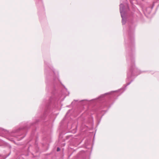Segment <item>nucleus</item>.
Masks as SVG:
<instances>
[{"mask_svg": "<svg viewBox=\"0 0 159 159\" xmlns=\"http://www.w3.org/2000/svg\"><path fill=\"white\" fill-rule=\"evenodd\" d=\"M154 3H152V5L151 6L147 7L146 8V11L148 14H150V13L152 10L154 6Z\"/></svg>", "mask_w": 159, "mask_h": 159, "instance_id": "5", "label": "nucleus"}, {"mask_svg": "<svg viewBox=\"0 0 159 159\" xmlns=\"http://www.w3.org/2000/svg\"><path fill=\"white\" fill-rule=\"evenodd\" d=\"M2 130V129H0V130Z\"/></svg>", "mask_w": 159, "mask_h": 159, "instance_id": "15", "label": "nucleus"}, {"mask_svg": "<svg viewBox=\"0 0 159 159\" xmlns=\"http://www.w3.org/2000/svg\"><path fill=\"white\" fill-rule=\"evenodd\" d=\"M139 14H140V16H141V14L139 13Z\"/></svg>", "mask_w": 159, "mask_h": 159, "instance_id": "14", "label": "nucleus"}, {"mask_svg": "<svg viewBox=\"0 0 159 159\" xmlns=\"http://www.w3.org/2000/svg\"><path fill=\"white\" fill-rule=\"evenodd\" d=\"M72 111V110H71V109L67 111V112L66 113V116H67L69 114L70 112V111Z\"/></svg>", "mask_w": 159, "mask_h": 159, "instance_id": "9", "label": "nucleus"}, {"mask_svg": "<svg viewBox=\"0 0 159 159\" xmlns=\"http://www.w3.org/2000/svg\"><path fill=\"white\" fill-rule=\"evenodd\" d=\"M72 137V135H70L66 136V139H70V138H71Z\"/></svg>", "mask_w": 159, "mask_h": 159, "instance_id": "10", "label": "nucleus"}, {"mask_svg": "<svg viewBox=\"0 0 159 159\" xmlns=\"http://www.w3.org/2000/svg\"><path fill=\"white\" fill-rule=\"evenodd\" d=\"M7 156H7V157H4V159H5V158H6Z\"/></svg>", "mask_w": 159, "mask_h": 159, "instance_id": "12", "label": "nucleus"}, {"mask_svg": "<svg viewBox=\"0 0 159 159\" xmlns=\"http://www.w3.org/2000/svg\"><path fill=\"white\" fill-rule=\"evenodd\" d=\"M107 111V110H106V111H105V112H104V113H105V112Z\"/></svg>", "mask_w": 159, "mask_h": 159, "instance_id": "13", "label": "nucleus"}, {"mask_svg": "<svg viewBox=\"0 0 159 159\" xmlns=\"http://www.w3.org/2000/svg\"><path fill=\"white\" fill-rule=\"evenodd\" d=\"M44 72L46 85V90L47 94L51 95L48 100L44 99L40 107H44L43 115L37 114L33 118L32 122L26 123H39L40 121H52L56 114L54 112L58 109L60 100L63 95L69 94L67 89L61 84L59 79V72L52 64L50 57L44 60Z\"/></svg>", "mask_w": 159, "mask_h": 159, "instance_id": "1", "label": "nucleus"}, {"mask_svg": "<svg viewBox=\"0 0 159 159\" xmlns=\"http://www.w3.org/2000/svg\"><path fill=\"white\" fill-rule=\"evenodd\" d=\"M127 22L128 26L124 27V36L125 45V48L126 56L127 62L129 66V71L127 73V77L126 82H129L126 84H124L121 89L118 90L112 91L110 92L102 94L98 98L89 100L87 99L80 101L74 100L71 103V104L76 105L75 103L79 102L83 105V102H85L96 101L97 102H102V104L101 106L98 114L99 112L102 113L105 110L103 109L105 108L110 107V104L114 99H116V97L120 96L126 89L127 86L129 85L133 81L132 79L134 76H137L142 72L137 68L135 65L134 54L135 48L134 43V33L136 23L135 21H122L123 25ZM99 114H98V116Z\"/></svg>", "mask_w": 159, "mask_h": 159, "instance_id": "2", "label": "nucleus"}, {"mask_svg": "<svg viewBox=\"0 0 159 159\" xmlns=\"http://www.w3.org/2000/svg\"><path fill=\"white\" fill-rule=\"evenodd\" d=\"M20 131V128L18 127L16 129H14L12 131V133H15L19 132Z\"/></svg>", "mask_w": 159, "mask_h": 159, "instance_id": "6", "label": "nucleus"}, {"mask_svg": "<svg viewBox=\"0 0 159 159\" xmlns=\"http://www.w3.org/2000/svg\"><path fill=\"white\" fill-rule=\"evenodd\" d=\"M36 3L39 10L41 9L43 12L44 11V8L43 6L42 0H35Z\"/></svg>", "mask_w": 159, "mask_h": 159, "instance_id": "4", "label": "nucleus"}, {"mask_svg": "<svg viewBox=\"0 0 159 159\" xmlns=\"http://www.w3.org/2000/svg\"><path fill=\"white\" fill-rule=\"evenodd\" d=\"M60 150V148H59V147H57V152H59V151Z\"/></svg>", "mask_w": 159, "mask_h": 159, "instance_id": "11", "label": "nucleus"}, {"mask_svg": "<svg viewBox=\"0 0 159 159\" xmlns=\"http://www.w3.org/2000/svg\"><path fill=\"white\" fill-rule=\"evenodd\" d=\"M85 113L83 114L79 119V120H81L82 121V124L81 126L82 128L83 127V126L84 125L85 127H87V126L86 125L84 124L85 122H87L88 123H91L93 122V118L91 116L87 115L84 118V117L85 115Z\"/></svg>", "mask_w": 159, "mask_h": 159, "instance_id": "3", "label": "nucleus"}, {"mask_svg": "<svg viewBox=\"0 0 159 159\" xmlns=\"http://www.w3.org/2000/svg\"><path fill=\"white\" fill-rule=\"evenodd\" d=\"M75 112H76L75 116H77L80 112L79 110H78V111L75 110Z\"/></svg>", "mask_w": 159, "mask_h": 159, "instance_id": "7", "label": "nucleus"}, {"mask_svg": "<svg viewBox=\"0 0 159 159\" xmlns=\"http://www.w3.org/2000/svg\"><path fill=\"white\" fill-rule=\"evenodd\" d=\"M147 71L148 72V73H151V74H152V75L154 74V73H155L154 71L153 70L148 71Z\"/></svg>", "mask_w": 159, "mask_h": 159, "instance_id": "8", "label": "nucleus"}]
</instances>
